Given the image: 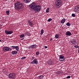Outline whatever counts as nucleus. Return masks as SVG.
Segmentation results:
<instances>
[{
	"label": "nucleus",
	"instance_id": "f257e3e1",
	"mask_svg": "<svg viewBox=\"0 0 79 79\" xmlns=\"http://www.w3.org/2000/svg\"><path fill=\"white\" fill-rule=\"evenodd\" d=\"M30 7L33 10H35L36 11V13L39 12L42 10L41 6L40 5H37L36 3L34 2H33L30 4Z\"/></svg>",
	"mask_w": 79,
	"mask_h": 79
},
{
	"label": "nucleus",
	"instance_id": "f03ea898",
	"mask_svg": "<svg viewBox=\"0 0 79 79\" xmlns=\"http://www.w3.org/2000/svg\"><path fill=\"white\" fill-rule=\"evenodd\" d=\"M15 8L17 10H19L21 9V7L23 5V4L19 1L17 2L15 5Z\"/></svg>",
	"mask_w": 79,
	"mask_h": 79
},
{
	"label": "nucleus",
	"instance_id": "7ed1b4c3",
	"mask_svg": "<svg viewBox=\"0 0 79 79\" xmlns=\"http://www.w3.org/2000/svg\"><path fill=\"white\" fill-rule=\"evenodd\" d=\"M62 5V1L61 0H57L56 1L55 5L58 8H59Z\"/></svg>",
	"mask_w": 79,
	"mask_h": 79
},
{
	"label": "nucleus",
	"instance_id": "20e7f679",
	"mask_svg": "<svg viewBox=\"0 0 79 79\" xmlns=\"http://www.w3.org/2000/svg\"><path fill=\"white\" fill-rule=\"evenodd\" d=\"M8 77L10 79H15L16 78V74L15 73H10L9 74Z\"/></svg>",
	"mask_w": 79,
	"mask_h": 79
},
{
	"label": "nucleus",
	"instance_id": "39448f33",
	"mask_svg": "<svg viewBox=\"0 0 79 79\" xmlns=\"http://www.w3.org/2000/svg\"><path fill=\"white\" fill-rule=\"evenodd\" d=\"M3 50L4 52H8V51L10 52L11 50V49L9 47H3Z\"/></svg>",
	"mask_w": 79,
	"mask_h": 79
},
{
	"label": "nucleus",
	"instance_id": "423d86ee",
	"mask_svg": "<svg viewBox=\"0 0 79 79\" xmlns=\"http://www.w3.org/2000/svg\"><path fill=\"white\" fill-rule=\"evenodd\" d=\"M59 60L60 61H64V60H65V58L64 56H62V55H60L59 56Z\"/></svg>",
	"mask_w": 79,
	"mask_h": 79
},
{
	"label": "nucleus",
	"instance_id": "0eeeda50",
	"mask_svg": "<svg viewBox=\"0 0 79 79\" xmlns=\"http://www.w3.org/2000/svg\"><path fill=\"white\" fill-rule=\"evenodd\" d=\"M37 60V59H35L33 61L30 62V64H37L38 63V60Z\"/></svg>",
	"mask_w": 79,
	"mask_h": 79
},
{
	"label": "nucleus",
	"instance_id": "6e6552de",
	"mask_svg": "<svg viewBox=\"0 0 79 79\" xmlns=\"http://www.w3.org/2000/svg\"><path fill=\"white\" fill-rule=\"evenodd\" d=\"M5 33H6V34L7 35H8L9 34H11L12 33H13V31H9L7 30H5Z\"/></svg>",
	"mask_w": 79,
	"mask_h": 79
},
{
	"label": "nucleus",
	"instance_id": "1a4fd4ad",
	"mask_svg": "<svg viewBox=\"0 0 79 79\" xmlns=\"http://www.w3.org/2000/svg\"><path fill=\"white\" fill-rule=\"evenodd\" d=\"M11 48H14L17 51H19V47L18 46H12L10 47Z\"/></svg>",
	"mask_w": 79,
	"mask_h": 79
},
{
	"label": "nucleus",
	"instance_id": "9d476101",
	"mask_svg": "<svg viewBox=\"0 0 79 79\" xmlns=\"http://www.w3.org/2000/svg\"><path fill=\"white\" fill-rule=\"evenodd\" d=\"M70 42L72 43V44H74V45H78V43H77V42L76 41L74 40V41H72L71 40H70Z\"/></svg>",
	"mask_w": 79,
	"mask_h": 79
},
{
	"label": "nucleus",
	"instance_id": "9b49d317",
	"mask_svg": "<svg viewBox=\"0 0 79 79\" xmlns=\"http://www.w3.org/2000/svg\"><path fill=\"white\" fill-rule=\"evenodd\" d=\"M36 46H37V45L35 44L32 45L29 47V48H32L33 49H34V48H37Z\"/></svg>",
	"mask_w": 79,
	"mask_h": 79
},
{
	"label": "nucleus",
	"instance_id": "f8f14e48",
	"mask_svg": "<svg viewBox=\"0 0 79 79\" xmlns=\"http://www.w3.org/2000/svg\"><path fill=\"white\" fill-rule=\"evenodd\" d=\"M28 23L29 26H33V23L30 21H28Z\"/></svg>",
	"mask_w": 79,
	"mask_h": 79
},
{
	"label": "nucleus",
	"instance_id": "ddd939ff",
	"mask_svg": "<svg viewBox=\"0 0 79 79\" xmlns=\"http://www.w3.org/2000/svg\"><path fill=\"white\" fill-rule=\"evenodd\" d=\"M66 35H69L70 36V35H71L72 34H71V32L69 31H67L66 33Z\"/></svg>",
	"mask_w": 79,
	"mask_h": 79
},
{
	"label": "nucleus",
	"instance_id": "4468645a",
	"mask_svg": "<svg viewBox=\"0 0 79 79\" xmlns=\"http://www.w3.org/2000/svg\"><path fill=\"white\" fill-rule=\"evenodd\" d=\"M65 21H66V19H63L60 21L61 23V24H63L65 23Z\"/></svg>",
	"mask_w": 79,
	"mask_h": 79
},
{
	"label": "nucleus",
	"instance_id": "2eb2a0df",
	"mask_svg": "<svg viewBox=\"0 0 79 79\" xmlns=\"http://www.w3.org/2000/svg\"><path fill=\"white\" fill-rule=\"evenodd\" d=\"M17 53H18V52L16 51H12V55H15V54Z\"/></svg>",
	"mask_w": 79,
	"mask_h": 79
},
{
	"label": "nucleus",
	"instance_id": "dca6fc26",
	"mask_svg": "<svg viewBox=\"0 0 79 79\" xmlns=\"http://www.w3.org/2000/svg\"><path fill=\"white\" fill-rule=\"evenodd\" d=\"M48 64L49 65H51L52 64V61L51 60H49L48 61Z\"/></svg>",
	"mask_w": 79,
	"mask_h": 79
},
{
	"label": "nucleus",
	"instance_id": "f3484780",
	"mask_svg": "<svg viewBox=\"0 0 79 79\" xmlns=\"http://www.w3.org/2000/svg\"><path fill=\"white\" fill-rule=\"evenodd\" d=\"M31 1V0H24V2H25V3H29Z\"/></svg>",
	"mask_w": 79,
	"mask_h": 79
},
{
	"label": "nucleus",
	"instance_id": "a211bd4d",
	"mask_svg": "<svg viewBox=\"0 0 79 79\" xmlns=\"http://www.w3.org/2000/svg\"><path fill=\"white\" fill-rule=\"evenodd\" d=\"M59 35L58 34H56L55 35V38L56 39H58V38L59 37Z\"/></svg>",
	"mask_w": 79,
	"mask_h": 79
},
{
	"label": "nucleus",
	"instance_id": "6ab92c4d",
	"mask_svg": "<svg viewBox=\"0 0 79 79\" xmlns=\"http://www.w3.org/2000/svg\"><path fill=\"white\" fill-rule=\"evenodd\" d=\"M44 30L42 29L41 31L40 35H42V34H44Z\"/></svg>",
	"mask_w": 79,
	"mask_h": 79
},
{
	"label": "nucleus",
	"instance_id": "aec40b11",
	"mask_svg": "<svg viewBox=\"0 0 79 79\" xmlns=\"http://www.w3.org/2000/svg\"><path fill=\"white\" fill-rule=\"evenodd\" d=\"M44 76L40 75L39 77V78L40 79H43V78H44Z\"/></svg>",
	"mask_w": 79,
	"mask_h": 79
},
{
	"label": "nucleus",
	"instance_id": "412c9836",
	"mask_svg": "<svg viewBox=\"0 0 79 79\" xmlns=\"http://www.w3.org/2000/svg\"><path fill=\"white\" fill-rule=\"evenodd\" d=\"M66 25L67 26H71V24L69 22H68L66 23Z\"/></svg>",
	"mask_w": 79,
	"mask_h": 79
},
{
	"label": "nucleus",
	"instance_id": "4be33fe9",
	"mask_svg": "<svg viewBox=\"0 0 79 79\" xmlns=\"http://www.w3.org/2000/svg\"><path fill=\"white\" fill-rule=\"evenodd\" d=\"M50 9L49 8H48L46 9V13H48L49 12V10Z\"/></svg>",
	"mask_w": 79,
	"mask_h": 79
},
{
	"label": "nucleus",
	"instance_id": "5701e85b",
	"mask_svg": "<svg viewBox=\"0 0 79 79\" xmlns=\"http://www.w3.org/2000/svg\"><path fill=\"white\" fill-rule=\"evenodd\" d=\"M35 54L36 55H37V56H38V55H39V52L37 51L36 52Z\"/></svg>",
	"mask_w": 79,
	"mask_h": 79
},
{
	"label": "nucleus",
	"instance_id": "b1692460",
	"mask_svg": "<svg viewBox=\"0 0 79 79\" xmlns=\"http://www.w3.org/2000/svg\"><path fill=\"white\" fill-rule=\"evenodd\" d=\"M9 13H10V11L7 10L6 11V13L7 15H9Z\"/></svg>",
	"mask_w": 79,
	"mask_h": 79
},
{
	"label": "nucleus",
	"instance_id": "393cba45",
	"mask_svg": "<svg viewBox=\"0 0 79 79\" xmlns=\"http://www.w3.org/2000/svg\"><path fill=\"white\" fill-rule=\"evenodd\" d=\"M20 37V38H22V37H24V35L23 34L21 35Z\"/></svg>",
	"mask_w": 79,
	"mask_h": 79
},
{
	"label": "nucleus",
	"instance_id": "a878e982",
	"mask_svg": "<svg viewBox=\"0 0 79 79\" xmlns=\"http://www.w3.org/2000/svg\"><path fill=\"white\" fill-rule=\"evenodd\" d=\"M74 47L76 48H79V46L78 45H76L74 46Z\"/></svg>",
	"mask_w": 79,
	"mask_h": 79
},
{
	"label": "nucleus",
	"instance_id": "bb28decb",
	"mask_svg": "<svg viewBox=\"0 0 79 79\" xmlns=\"http://www.w3.org/2000/svg\"><path fill=\"white\" fill-rule=\"evenodd\" d=\"M52 19L51 18H50L48 19V22H50V21H52Z\"/></svg>",
	"mask_w": 79,
	"mask_h": 79
},
{
	"label": "nucleus",
	"instance_id": "cd10ccee",
	"mask_svg": "<svg viewBox=\"0 0 79 79\" xmlns=\"http://www.w3.org/2000/svg\"><path fill=\"white\" fill-rule=\"evenodd\" d=\"M72 17H76V15H75V14H72Z\"/></svg>",
	"mask_w": 79,
	"mask_h": 79
},
{
	"label": "nucleus",
	"instance_id": "c85d7f7f",
	"mask_svg": "<svg viewBox=\"0 0 79 79\" xmlns=\"http://www.w3.org/2000/svg\"><path fill=\"white\" fill-rule=\"evenodd\" d=\"M26 58V57H22L21 58V60H24V59H25V58Z\"/></svg>",
	"mask_w": 79,
	"mask_h": 79
},
{
	"label": "nucleus",
	"instance_id": "c756f323",
	"mask_svg": "<svg viewBox=\"0 0 79 79\" xmlns=\"http://www.w3.org/2000/svg\"><path fill=\"white\" fill-rule=\"evenodd\" d=\"M70 77H71L70 76H68L67 77V78L69 79V78H70Z\"/></svg>",
	"mask_w": 79,
	"mask_h": 79
},
{
	"label": "nucleus",
	"instance_id": "7c9ffc66",
	"mask_svg": "<svg viewBox=\"0 0 79 79\" xmlns=\"http://www.w3.org/2000/svg\"><path fill=\"white\" fill-rule=\"evenodd\" d=\"M47 46H44V48H47Z\"/></svg>",
	"mask_w": 79,
	"mask_h": 79
},
{
	"label": "nucleus",
	"instance_id": "2f4dec72",
	"mask_svg": "<svg viewBox=\"0 0 79 79\" xmlns=\"http://www.w3.org/2000/svg\"><path fill=\"white\" fill-rule=\"evenodd\" d=\"M24 38H22V39H21V40H23L24 39Z\"/></svg>",
	"mask_w": 79,
	"mask_h": 79
},
{
	"label": "nucleus",
	"instance_id": "473e14b6",
	"mask_svg": "<svg viewBox=\"0 0 79 79\" xmlns=\"http://www.w3.org/2000/svg\"><path fill=\"white\" fill-rule=\"evenodd\" d=\"M28 34V33H25V35H27Z\"/></svg>",
	"mask_w": 79,
	"mask_h": 79
},
{
	"label": "nucleus",
	"instance_id": "72a5a7b5",
	"mask_svg": "<svg viewBox=\"0 0 79 79\" xmlns=\"http://www.w3.org/2000/svg\"><path fill=\"white\" fill-rule=\"evenodd\" d=\"M53 39H52V38H51L50 39V41H52V40Z\"/></svg>",
	"mask_w": 79,
	"mask_h": 79
},
{
	"label": "nucleus",
	"instance_id": "f704fd0d",
	"mask_svg": "<svg viewBox=\"0 0 79 79\" xmlns=\"http://www.w3.org/2000/svg\"><path fill=\"white\" fill-rule=\"evenodd\" d=\"M34 57H32V60H34Z\"/></svg>",
	"mask_w": 79,
	"mask_h": 79
},
{
	"label": "nucleus",
	"instance_id": "c9c22d12",
	"mask_svg": "<svg viewBox=\"0 0 79 79\" xmlns=\"http://www.w3.org/2000/svg\"><path fill=\"white\" fill-rule=\"evenodd\" d=\"M78 53H79V48H78Z\"/></svg>",
	"mask_w": 79,
	"mask_h": 79
},
{
	"label": "nucleus",
	"instance_id": "e433bc0d",
	"mask_svg": "<svg viewBox=\"0 0 79 79\" xmlns=\"http://www.w3.org/2000/svg\"><path fill=\"white\" fill-rule=\"evenodd\" d=\"M1 41H2V40H0V42H1Z\"/></svg>",
	"mask_w": 79,
	"mask_h": 79
}]
</instances>
